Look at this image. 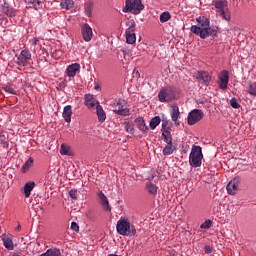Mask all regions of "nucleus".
I'll use <instances>...</instances> for the list:
<instances>
[{"instance_id": "obj_1", "label": "nucleus", "mask_w": 256, "mask_h": 256, "mask_svg": "<svg viewBox=\"0 0 256 256\" xmlns=\"http://www.w3.org/2000/svg\"><path fill=\"white\" fill-rule=\"evenodd\" d=\"M197 23L200 24V26L193 25L191 26V31L195 35H198L200 39H207V37H217V29L209 27L210 20L209 18L205 16H200L196 18Z\"/></svg>"}, {"instance_id": "obj_2", "label": "nucleus", "mask_w": 256, "mask_h": 256, "mask_svg": "<svg viewBox=\"0 0 256 256\" xmlns=\"http://www.w3.org/2000/svg\"><path fill=\"white\" fill-rule=\"evenodd\" d=\"M116 230L119 235H124L126 237H135L137 235V229L134 225H131L129 219L121 218L116 224Z\"/></svg>"}, {"instance_id": "obj_3", "label": "nucleus", "mask_w": 256, "mask_h": 256, "mask_svg": "<svg viewBox=\"0 0 256 256\" xmlns=\"http://www.w3.org/2000/svg\"><path fill=\"white\" fill-rule=\"evenodd\" d=\"M158 99L160 103H171L179 99V91L173 86L162 88L158 93Z\"/></svg>"}, {"instance_id": "obj_4", "label": "nucleus", "mask_w": 256, "mask_h": 256, "mask_svg": "<svg viewBox=\"0 0 256 256\" xmlns=\"http://www.w3.org/2000/svg\"><path fill=\"white\" fill-rule=\"evenodd\" d=\"M145 9L141 0H126L125 7L123 8L124 13H132L133 15H139L141 11Z\"/></svg>"}, {"instance_id": "obj_5", "label": "nucleus", "mask_w": 256, "mask_h": 256, "mask_svg": "<svg viewBox=\"0 0 256 256\" xmlns=\"http://www.w3.org/2000/svg\"><path fill=\"white\" fill-rule=\"evenodd\" d=\"M214 7L217 9L216 13L225 21H231V13L229 12L228 3L225 0L213 1Z\"/></svg>"}, {"instance_id": "obj_6", "label": "nucleus", "mask_w": 256, "mask_h": 256, "mask_svg": "<svg viewBox=\"0 0 256 256\" xmlns=\"http://www.w3.org/2000/svg\"><path fill=\"white\" fill-rule=\"evenodd\" d=\"M203 161V151L201 146H193L189 155V163L191 167H201Z\"/></svg>"}, {"instance_id": "obj_7", "label": "nucleus", "mask_w": 256, "mask_h": 256, "mask_svg": "<svg viewBox=\"0 0 256 256\" xmlns=\"http://www.w3.org/2000/svg\"><path fill=\"white\" fill-rule=\"evenodd\" d=\"M109 107H111V110L117 115H129V109L125 108V100L123 99L111 100Z\"/></svg>"}, {"instance_id": "obj_8", "label": "nucleus", "mask_w": 256, "mask_h": 256, "mask_svg": "<svg viewBox=\"0 0 256 256\" xmlns=\"http://www.w3.org/2000/svg\"><path fill=\"white\" fill-rule=\"evenodd\" d=\"M128 29H126V43L133 45L137 41V36L135 35V21H129L127 23Z\"/></svg>"}, {"instance_id": "obj_9", "label": "nucleus", "mask_w": 256, "mask_h": 256, "mask_svg": "<svg viewBox=\"0 0 256 256\" xmlns=\"http://www.w3.org/2000/svg\"><path fill=\"white\" fill-rule=\"evenodd\" d=\"M17 65L19 67H27L29 65V61H31V52L27 49L21 51V53L17 56Z\"/></svg>"}, {"instance_id": "obj_10", "label": "nucleus", "mask_w": 256, "mask_h": 256, "mask_svg": "<svg viewBox=\"0 0 256 256\" xmlns=\"http://www.w3.org/2000/svg\"><path fill=\"white\" fill-rule=\"evenodd\" d=\"M203 111L199 109L192 110L188 115V125H195L196 123H199L201 119H203Z\"/></svg>"}, {"instance_id": "obj_11", "label": "nucleus", "mask_w": 256, "mask_h": 256, "mask_svg": "<svg viewBox=\"0 0 256 256\" xmlns=\"http://www.w3.org/2000/svg\"><path fill=\"white\" fill-rule=\"evenodd\" d=\"M218 85L222 91L227 89V85H229V71L223 70L218 75Z\"/></svg>"}, {"instance_id": "obj_12", "label": "nucleus", "mask_w": 256, "mask_h": 256, "mask_svg": "<svg viewBox=\"0 0 256 256\" xmlns=\"http://www.w3.org/2000/svg\"><path fill=\"white\" fill-rule=\"evenodd\" d=\"M196 79L203 85H209L211 83V75L207 71H200L196 73Z\"/></svg>"}, {"instance_id": "obj_13", "label": "nucleus", "mask_w": 256, "mask_h": 256, "mask_svg": "<svg viewBox=\"0 0 256 256\" xmlns=\"http://www.w3.org/2000/svg\"><path fill=\"white\" fill-rule=\"evenodd\" d=\"M81 31L84 41L89 42L91 39H93V29L91 26H89V24H84V26L81 28Z\"/></svg>"}, {"instance_id": "obj_14", "label": "nucleus", "mask_w": 256, "mask_h": 256, "mask_svg": "<svg viewBox=\"0 0 256 256\" xmlns=\"http://www.w3.org/2000/svg\"><path fill=\"white\" fill-rule=\"evenodd\" d=\"M226 189L229 195H236L237 190L239 189V178H234L231 180Z\"/></svg>"}, {"instance_id": "obj_15", "label": "nucleus", "mask_w": 256, "mask_h": 256, "mask_svg": "<svg viewBox=\"0 0 256 256\" xmlns=\"http://www.w3.org/2000/svg\"><path fill=\"white\" fill-rule=\"evenodd\" d=\"M3 245L6 249H8V251H13V249H15V246H13V239L7 235L6 233L2 234L0 236Z\"/></svg>"}, {"instance_id": "obj_16", "label": "nucleus", "mask_w": 256, "mask_h": 256, "mask_svg": "<svg viewBox=\"0 0 256 256\" xmlns=\"http://www.w3.org/2000/svg\"><path fill=\"white\" fill-rule=\"evenodd\" d=\"M85 105L88 109H93L95 105H99V102L91 94L85 95Z\"/></svg>"}, {"instance_id": "obj_17", "label": "nucleus", "mask_w": 256, "mask_h": 256, "mask_svg": "<svg viewBox=\"0 0 256 256\" xmlns=\"http://www.w3.org/2000/svg\"><path fill=\"white\" fill-rule=\"evenodd\" d=\"M98 197L100 199V203L102 207L105 209V211H111V206L109 205V199H107V196H105V193L103 191H100L98 193Z\"/></svg>"}, {"instance_id": "obj_18", "label": "nucleus", "mask_w": 256, "mask_h": 256, "mask_svg": "<svg viewBox=\"0 0 256 256\" xmlns=\"http://www.w3.org/2000/svg\"><path fill=\"white\" fill-rule=\"evenodd\" d=\"M79 69H81V65H79V63H74L67 67L66 73L68 77H75Z\"/></svg>"}, {"instance_id": "obj_19", "label": "nucleus", "mask_w": 256, "mask_h": 256, "mask_svg": "<svg viewBox=\"0 0 256 256\" xmlns=\"http://www.w3.org/2000/svg\"><path fill=\"white\" fill-rule=\"evenodd\" d=\"M96 114L100 123H104L105 119H107V114L105 113V110H103V106L99 104L96 106Z\"/></svg>"}, {"instance_id": "obj_20", "label": "nucleus", "mask_w": 256, "mask_h": 256, "mask_svg": "<svg viewBox=\"0 0 256 256\" xmlns=\"http://www.w3.org/2000/svg\"><path fill=\"white\" fill-rule=\"evenodd\" d=\"M1 11L4 15H7V17H15V10L7 3L2 5Z\"/></svg>"}, {"instance_id": "obj_21", "label": "nucleus", "mask_w": 256, "mask_h": 256, "mask_svg": "<svg viewBox=\"0 0 256 256\" xmlns=\"http://www.w3.org/2000/svg\"><path fill=\"white\" fill-rule=\"evenodd\" d=\"M62 115L66 123H71V115H73V110L71 109V105H67L64 107Z\"/></svg>"}, {"instance_id": "obj_22", "label": "nucleus", "mask_w": 256, "mask_h": 256, "mask_svg": "<svg viewBox=\"0 0 256 256\" xmlns=\"http://www.w3.org/2000/svg\"><path fill=\"white\" fill-rule=\"evenodd\" d=\"M33 189H35V182H27L24 185L23 190L26 199H29V197H31V191H33Z\"/></svg>"}, {"instance_id": "obj_23", "label": "nucleus", "mask_w": 256, "mask_h": 256, "mask_svg": "<svg viewBox=\"0 0 256 256\" xmlns=\"http://www.w3.org/2000/svg\"><path fill=\"white\" fill-rule=\"evenodd\" d=\"M60 154L67 155L68 157H73V150H71V146L67 144H62L60 147Z\"/></svg>"}, {"instance_id": "obj_24", "label": "nucleus", "mask_w": 256, "mask_h": 256, "mask_svg": "<svg viewBox=\"0 0 256 256\" xmlns=\"http://www.w3.org/2000/svg\"><path fill=\"white\" fill-rule=\"evenodd\" d=\"M135 122L137 123L138 129L143 133H145V131H149V127H147V124H145V120H143V118H137Z\"/></svg>"}, {"instance_id": "obj_25", "label": "nucleus", "mask_w": 256, "mask_h": 256, "mask_svg": "<svg viewBox=\"0 0 256 256\" xmlns=\"http://www.w3.org/2000/svg\"><path fill=\"white\" fill-rule=\"evenodd\" d=\"M179 106L176 104L172 105V111H171V118L174 123H177V120L179 119Z\"/></svg>"}, {"instance_id": "obj_26", "label": "nucleus", "mask_w": 256, "mask_h": 256, "mask_svg": "<svg viewBox=\"0 0 256 256\" xmlns=\"http://www.w3.org/2000/svg\"><path fill=\"white\" fill-rule=\"evenodd\" d=\"M40 256H63V255H61V250L57 248H50Z\"/></svg>"}, {"instance_id": "obj_27", "label": "nucleus", "mask_w": 256, "mask_h": 256, "mask_svg": "<svg viewBox=\"0 0 256 256\" xmlns=\"http://www.w3.org/2000/svg\"><path fill=\"white\" fill-rule=\"evenodd\" d=\"M75 3L73 2V0H63L60 3V6L62 9H66L67 11H69V9H73Z\"/></svg>"}, {"instance_id": "obj_28", "label": "nucleus", "mask_w": 256, "mask_h": 256, "mask_svg": "<svg viewBox=\"0 0 256 256\" xmlns=\"http://www.w3.org/2000/svg\"><path fill=\"white\" fill-rule=\"evenodd\" d=\"M146 189L150 195H157V186L152 182H148L146 184Z\"/></svg>"}, {"instance_id": "obj_29", "label": "nucleus", "mask_w": 256, "mask_h": 256, "mask_svg": "<svg viewBox=\"0 0 256 256\" xmlns=\"http://www.w3.org/2000/svg\"><path fill=\"white\" fill-rule=\"evenodd\" d=\"M162 137H164V141L167 144L173 143V138L171 136V132L169 130H164L162 133Z\"/></svg>"}, {"instance_id": "obj_30", "label": "nucleus", "mask_w": 256, "mask_h": 256, "mask_svg": "<svg viewBox=\"0 0 256 256\" xmlns=\"http://www.w3.org/2000/svg\"><path fill=\"white\" fill-rule=\"evenodd\" d=\"M31 167H33V158H29L22 166V173H27Z\"/></svg>"}, {"instance_id": "obj_31", "label": "nucleus", "mask_w": 256, "mask_h": 256, "mask_svg": "<svg viewBox=\"0 0 256 256\" xmlns=\"http://www.w3.org/2000/svg\"><path fill=\"white\" fill-rule=\"evenodd\" d=\"M248 93L252 95V97H256V82L248 83Z\"/></svg>"}, {"instance_id": "obj_32", "label": "nucleus", "mask_w": 256, "mask_h": 256, "mask_svg": "<svg viewBox=\"0 0 256 256\" xmlns=\"http://www.w3.org/2000/svg\"><path fill=\"white\" fill-rule=\"evenodd\" d=\"M159 123H161V118L159 116H155L150 120V129H156Z\"/></svg>"}, {"instance_id": "obj_33", "label": "nucleus", "mask_w": 256, "mask_h": 256, "mask_svg": "<svg viewBox=\"0 0 256 256\" xmlns=\"http://www.w3.org/2000/svg\"><path fill=\"white\" fill-rule=\"evenodd\" d=\"M174 151L175 148L173 147V143L167 144L163 149V155H172Z\"/></svg>"}, {"instance_id": "obj_34", "label": "nucleus", "mask_w": 256, "mask_h": 256, "mask_svg": "<svg viewBox=\"0 0 256 256\" xmlns=\"http://www.w3.org/2000/svg\"><path fill=\"white\" fill-rule=\"evenodd\" d=\"M84 9L87 17H91V13H93V3L87 2L84 6Z\"/></svg>"}, {"instance_id": "obj_35", "label": "nucleus", "mask_w": 256, "mask_h": 256, "mask_svg": "<svg viewBox=\"0 0 256 256\" xmlns=\"http://www.w3.org/2000/svg\"><path fill=\"white\" fill-rule=\"evenodd\" d=\"M169 19H171V13H169V12H163L160 15V22L161 23H167V21H169Z\"/></svg>"}, {"instance_id": "obj_36", "label": "nucleus", "mask_w": 256, "mask_h": 256, "mask_svg": "<svg viewBox=\"0 0 256 256\" xmlns=\"http://www.w3.org/2000/svg\"><path fill=\"white\" fill-rule=\"evenodd\" d=\"M124 127L127 133H130V135H133L135 133V128L133 127V124L126 122L124 123Z\"/></svg>"}, {"instance_id": "obj_37", "label": "nucleus", "mask_w": 256, "mask_h": 256, "mask_svg": "<svg viewBox=\"0 0 256 256\" xmlns=\"http://www.w3.org/2000/svg\"><path fill=\"white\" fill-rule=\"evenodd\" d=\"M230 105L233 109H239V107H241V105L239 104V102H237V98H232L230 100Z\"/></svg>"}, {"instance_id": "obj_38", "label": "nucleus", "mask_w": 256, "mask_h": 256, "mask_svg": "<svg viewBox=\"0 0 256 256\" xmlns=\"http://www.w3.org/2000/svg\"><path fill=\"white\" fill-rule=\"evenodd\" d=\"M25 3H27V5H29L30 7H35V5H37V3L39 4V0H24Z\"/></svg>"}, {"instance_id": "obj_39", "label": "nucleus", "mask_w": 256, "mask_h": 256, "mask_svg": "<svg viewBox=\"0 0 256 256\" xmlns=\"http://www.w3.org/2000/svg\"><path fill=\"white\" fill-rule=\"evenodd\" d=\"M200 227L201 229H209V227H211V220H206Z\"/></svg>"}, {"instance_id": "obj_40", "label": "nucleus", "mask_w": 256, "mask_h": 256, "mask_svg": "<svg viewBox=\"0 0 256 256\" xmlns=\"http://www.w3.org/2000/svg\"><path fill=\"white\" fill-rule=\"evenodd\" d=\"M4 91L10 95H15V89L11 88V86L4 87Z\"/></svg>"}, {"instance_id": "obj_41", "label": "nucleus", "mask_w": 256, "mask_h": 256, "mask_svg": "<svg viewBox=\"0 0 256 256\" xmlns=\"http://www.w3.org/2000/svg\"><path fill=\"white\" fill-rule=\"evenodd\" d=\"M68 195H69V197H71V199H77V190H70L69 192H68Z\"/></svg>"}, {"instance_id": "obj_42", "label": "nucleus", "mask_w": 256, "mask_h": 256, "mask_svg": "<svg viewBox=\"0 0 256 256\" xmlns=\"http://www.w3.org/2000/svg\"><path fill=\"white\" fill-rule=\"evenodd\" d=\"M71 229H72V231H75L76 233L79 232V224L77 222H72Z\"/></svg>"}, {"instance_id": "obj_43", "label": "nucleus", "mask_w": 256, "mask_h": 256, "mask_svg": "<svg viewBox=\"0 0 256 256\" xmlns=\"http://www.w3.org/2000/svg\"><path fill=\"white\" fill-rule=\"evenodd\" d=\"M204 251L205 253H208V254L213 253V249H211V246H205Z\"/></svg>"}, {"instance_id": "obj_44", "label": "nucleus", "mask_w": 256, "mask_h": 256, "mask_svg": "<svg viewBox=\"0 0 256 256\" xmlns=\"http://www.w3.org/2000/svg\"><path fill=\"white\" fill-rule=\"evenodd\" d=\"M37 43H39V38H33L32 45H37Z\"/></svg>"}, {"instance_id": "obj_45", "label": "nucleus", "mask_w": 256, "mask_h": 256, "mask_svg": "<svg viewBox=\"0 0 256 256\" xmlns=\"http://www.w3.org/2000/svg\"><path fill=\"white\" fill-rule=\"evenodd\" d=\"M167 128V121H163L162 122V129H166Z\"/></svg>"}, {"instance_id": "obj_46", "label": "nucleus", "mask_w": 256, "mask_h": 256, "mask_svg": "<svg viewBox=\"0 0 256 256\" xmlns=\"http://www.w3.org/2000/svg\"><path fill=\"white\" fill-rule=\"evenodd\" d=\"M0 139L3 141V139H5V134H3V132H0Z\"/></svg>"}, {"instance_id": "obj_47", "label": "nucleus", "mask_w": 256, "mask_h": 256, "mask_svg": "<svg viewBox=\"0 0 256 256\" xmlns=\"http://www.w3.org/2000/svg\"><path fill=\"white\" fill-rule=\"evenodd\" d=\"M17 229L18 231H21V225H18Z\"/></svg>"}, {"instance_id": "obj_48", "label": "nucleus", "mask_w": 256, "mask_h": 256, "mask_svg": "<svg viewBox=\"0 0 256 256\" xmlns=\"http://www.w3.org/2000/svg\"><path fill=\"white\" fill-rule=\"evenodd\" d=\"M123 53H124V55H126V52H125V51H123Z\"/></svg>"}]
</instances>
